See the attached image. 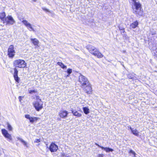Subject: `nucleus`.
Segmentation results:
<instances>
[{"instance_id":"nucleus-1","label":"nucleus","mask_w":157,"mask_h":157,"mask_svg":"<svg viewBox=\"0 0 157 157\" xmlns=\"http://www.w3.org/2000/svg\"><path fill=\"white\" fill-rule=\"evenodd\" d=\"M132 9L133 13L137 16H140L143 15V10H141V5L139 1L132 2Z\"/></svg>"},{"instance_id":"nucleus-2","label":"nucleus","mask_w":157,"mask_h":157,"mask_svg":"<svg viewBox=\"0 0 157 157\" xmlns=\"http://www.w3.org/2000/svg\"><path fill=\"white\" fill-rule=\"evenodd\" d=\"M13 64L16 67L22 68L25 67L27 64L24 60L18 59L14 61Z\"/></svg>"},{"instance_id":"nucleus-3","label":"nucleus","mask_w":157,"mask_h":157,"mask_svg":"<svg viewBox=\"0 0 157 157\" xmlns=\"http://www.w3.org/2000/svg\"><path fill=\"white\" fill-rule=\"evenodd\" d=\"M78 81L80 83L81 86L83 88L86 85L89 83L87 78L82 75H80L79 77Z\"/></svg>"},{"instance_id":"nucleus-4","label":"nucleus","mask_w":157,"mask_h":157,"mask_svg":"<svg viewBox=\"0 0 157 157\" xmlns=\"http://www.w3.org/2000/svg\"><path fill=\"white\" fill-rule=\"evenodd\" d=\"M33 105L36 111H39L43 108V103L40 99H37L33 103Z\"/></svg>"},{"instance_id":"nucleus-5","label":"nucleus","mask_w":157,"mask_h":157,"mask_svg":"<svg viewBox=\"0 0 157 157\" xmlns=\"http://www.w3.org/2000/svg\"><path fill=\"white\" fill-rule=\"evenodd\" d=\"M21 21L25 26L27 28V29L29 31H33L34 32L36 31L33 28L34 26H35L34 25L31 24L26 20H23Z\"/></svg>"},{"instance_id":"nucleus-6","label":"nucleus","mask_w":157,"mask_h":157,"mask_svg":"<svg viewBox=\"0 0 157 157\" xmlns=\"http://www.w3.org/2000/svg\"><path fill=\"white\" fill-rule=\"evenodd\" d=\"M15 22L13 17L11 16H8L5 18V20L3 21V23H6V25H13Z\"/></svg>"},{"instance_id":"nucleus-7","label":"nucleus","mask_w":157,"mask_h":157,"mask_svg":"<svg viewBox=\"0 0 157 157\" xmlns=\"http://www.w3.org/2000/svg\"><path fill=\"white\" fill-rule=\"evenodd\" d=\"M8 55L9 57L13 58L15 55V52L13 45H10L8 50Z\"/></svg>"},{"instance_id":"nucleus-8","label":"nucleus","mask_w":157,"mask_h":157,"mask_svg":"<svg viewBox=\"0 0 157 157\" xmlns=\"http://www.w3.org/2000/svg\"><path fill=\"white\" fill-rule=\"evenodd\" d=\"M1 131L3 135L8 139L9 141L12 140V138L11 136L8 132L5 129H2Z\"/></svg>"},{"instance_id":"nucleus-9","label":"nucleus","mask_w":157,"mask_h":157,"mask_svg":"<svg viewBox=\"0 0 157 157\" xmlns=\"http://www.w3.org/2000/svg\"><path fill=\"white\" fill-rule=\"evenodd\" d=\"M25 117L29 119L30 122L31 123H33L35 121H37L40 118L38 117H32L30 116V115L26 114L25 115Z\"/></svg>"},{"instance_id":"nucleus-10","label":"nucleus","mask_w":157,"mask_h":157,"mask_svg":"<svg viewBox=\"0 0 157 157\" xmlns=\"http://www.w3.org/2000/svg\"><path fill=\"white\" fill-rule=\"evenodd\" d=\"M83 88L84 89V90L88 94H90L92 91L91 85L89 83L86 85Z\"/></svg>"},{"instance_id":"nucleus-11","label":"nucleus","mask_w":157,"mask_h":157,"mask_svg":"<svg viewBox=\"0 0 157 157\" xmlns=\"http://www.w3.org/2000/svg\"><path fill=\"white\" fill-rule=\"evenodd\" d=\"M14 78L16 82L17 83H18L20 82V78L18 76V71L16 67L14 68Z\"/></svg>"},{"instance_id":"nucleus-12","label":"nucleus","mask_w":157,"mask_h":157,"mask_svg":"<svg viewBox=\"0 0 157 157\" xmlns=\"http://www.w3.org/2000/svg\"><path fill=\"white\" fill-rule=\"evenodd\" d=\"M87 48L88 50L93 55L98 50L95 47L91 45H89L87 46Z\"/></svg>"},{"instance_id":"nucleus-13","label":"nucleus","mask_w":157,"mask_h":157,"mask_svg":"<svg viewBox=\"0 0 157 157\" xmlns=\"http://www.w3.org/2000/svg\"><path fill=\"white\" fill-rule=\"evenodd\" d=\"M49 148L51 152H55L58 149V147L55 144L52 143L50 145Z\"/></svg>"},{"instance_id":"nucleus-14","label":"nucleus","mask_w":157,"mask_h":157,"mask_svg":"<svg viewBox=\"0 0 157 157\" xmlns=\"http://www.w3.org/2000/svg\"><path fill=\"white\" fill-rule=\"evenodd\" d=\"M68 114V113L66 110H61L59 113V114L60 117L63 118H65Z\"/></svg>"},{"instance_id":"nucleus-15","label":"nucleus","mask_w":157,"mask_h":157,"mask_svg":"<svg viewBox=\"0 0 157 157\" xmlns=\"http://www.w3.org/2000/svg\"><path fill=\"white\" fill-rule=\"evenodd\" d=\"M71 113H73V115L76 116L78 117H80L82 116V114L78 113L77 111L75 109H72L71 110Z\"/></svg>"},{"instance_id":"nucleus-16","label":"nucleus","mask_w":157,"mask_h":157,"mask_svg":"<svg viewBox=\"0 0 157 157\" xmlns=\"http://www.w3.org/2000/svg\"><path fill=\"white\" fill-rule=\"evenodd\" d=\"M128 127H130V129L133 134L137 136H139V132L136 129H133L132 128L131 126H129Z\"/></svg>"},{"instance_id":"nucleus-17","label":"nucleus","mask_w":157,"mask_h":157,"mask_svg":"<svg viewBox=\"0 0 157 157\" xmlns=\"http://www.w3.org/2000/svg\"><path fill=\"white\" fill-rule=\"evenodd\" d=\"M93 55L98 58H101L103 57V55L98 50Z\"/></svg>"},{"instance_id":"nucleus-18","label":"nucleus","mask_w":157,"mask_h":157,"mask_svg":"<svg viewBox=\"0 0 157 157\" xmlns=\"http://www.w3.org/2000/svg\"><path fill=\"white\" fill-rule=\"evenodd\" d=\"M138 25V22L137 21H135L132 23H131L130 25V29H135L136 28Z\"/></svg>"},{"instance_id":"nucleus-19","label":"nucleus","mask_w":157,"mask_h":157,"mask_svg":"<svg viewBox=\"0 0 157 157\" xmlns=\"http://www.w3.org/2000/svg\"><path fill=\"white\" fill-rule=\"evenodd\" d=\"M31 41L34 44V45L35 46H37L39 44V41L38 40L36 39H31Z\"/></svg>"},{"instance_id":"nucleus-20","label":"nucleus","mask_w":157,"mask_h":157,"mask_svg":"<svg viewBox=\"0 0 157 157\" xmlns=\"http://www.w3.org/2000/svg\"><path fill=\"white\" fill-rule=\"evenodd\" d=\"M6 16L5 13L4 12L0 13V19L2 21L3 23V21L5 20V17Z\"/></svg>"},{"instance_id":"nucleus-21","label":"nucleus","mask_w":157,"mask_h":157,"mask_svg":"<svg viewBox=\"0 0 157 157\" xmlns=\"http://www.w3.org/2000/svg\"><path fill=\"white\" fill-rule=\"evenodd\" d=\"M101 148L102 149H104L106 152L113 151V150L112 149L107 147H101Z\"/></svg>"},{"instance_id":"nucleus-22","label":"nucleus","mask_w":157,"mask_h":157,"mask_svg":"<svg viewBox=\"0 0 157 157\" xmlns=\"http://www.w3.org/2000/svg\"><path fill=\"white\" fill-rule=\"evenodd\" d=\"M83 110L84 113L86 114H87L90 113L89 109L88 107H83Z\"/></svg>"},{"instance_id":"nucleus-23","label":"nucleus","mask_w":157,"mask_h":157,"mask_svg":"<svg viewBox=\"0 0 157 157\" xmlns=\"http://www.w3.org/2000/svg\"><path fill=\"white\" fill-rule=\"evenodd\" d=\"M57 64L59 65L63 69L66 68L67 67L66 66L64 65L62 63L60 62H58Z\"/></svg>"},{"instance_id":"nucleus-24","label":"nucleus","mask_w":157,"mask_h":157,"mask_svg":"<svg viewBox=\"0 0 157 157\" xmlns=\"http://www.w3.org/2000/svg\"><path fill=\"white\" fill-rule=\"evenodd\" d=\"M7 125V128L9 130V131H12L13 129V128L11 126L10 124L8 122H7L6 123Z\"/></svg>"},{"instance_id":"nucleus-25","label":"nucleus","mask_w":157,"mask_h":157,"mask_svg":"<svg viewBox=\"0 0 157 157\" xmlns=\"http://www.w3.org/2000/svg\"><path fill=\"white\" fill-rule=\"evenodd\" d=\"M129 153L132 154L133 155V157H136V154L135 152L132 150H130L129 152Z\"/></svg>"},{"instance_id":"nucleus-26","label":"nucleus","mask_w":157,"mask_h":157,"mask_svg":"<svg viewBox=\"0 0 157 157\" xmlns=\"http://www.w3.org/2000/svg\"><path fill=\"white\" fill-rule=\"evenodd\" d=\"M134 75H135V74H134V75L131 74H129L128 75V77L130 79H133L134 78Z\"/></svg>"},{"instance_id":"nucleus-27","label":"nucleus","mask_w":157,"mask_h":157,"mask_svg":"<svg viewBox=\"0 0 157 157\" xmlns=\"http://www.w3.org/2000/svg\"><path fill=\"white\" fill-rule=\"evenodd\" d=\"M21 142L24 145L26 146L27 147H28L27 143L24 140H23L22 139V140H21Z\"/></svg>"},{"instance_id":"nucleus-28","label":"nucleus","mask_w":157,"mask_h":157,"mask_svg":"<svg viewBox=\"0 0 157 157\" xmlns=\"http://www.w3.org/2000/svg\"><path fill=\"white\" fill-rule=\"evenodd\" d=\"M29 93L30 94H32L33 93L37 92V90H29Z\"/></svg>"},{"instance_id":"nucleus-29","label":"nucleus","mask_w":157,"mask_h":157,"mask_svg":"<svg viewBox=\"0 0 157 157\" xmlns=\"http://www.w3.org/2000/svg\"><path fill=\"white\" fill-rule=\"evenodd\" d=\"M67 72L68 74H70L72 73V70L71 69H68L67 70Z\"/></svg>"},{"instance_id":"nucleus-30","label":"nucleus","mask_w":157,"mask_h":157,"mask_svg":"<svg viewBox=\"0 0 157 157\" xmlns=\"http://www.w3.org/2000/svg\"><path fill=\"white\" fill-rule=\"evenodd\" d=\"M40 142L39 139H36L34 141V143H38Z\"/></svg>"},{"instance_id":"nucleus-31","label":"nucleus","mask_w":157,"mask_h":157,"mask_svg":"<svg viewBox=\"0 0 157 157\" xmlns=\"http://www.w3.org/2000/svg\"><path fill=\"white\" fill-rule=\"evenodd\" d=\"M104 155L103 154H99L98 155V157H103L104 156Z\"/></svg>"},{"instance_id":"nucleus-32","label":"nucleus","mask_w":157,"mask_h":157,"mask_svg":"<svg viewBox=\"0 0 157 157\" xmlns=\"http://www.w3.org/2000/svg\"><path fill=\"white\" fill-rule=\"evenodd\" d=\"M17 138L18 140H19L21 142V140H22V139L20 138L19 137H17Z\"/></svg>"},{"instance_id":"nucleus-33","label":"nucleus","mask_w":157,"mask_h":157,"mask_svg":"<svg viewBox=\"0 0 157 157\" xmlns=\"http://www.w3.org/2000/svg\"><path fill=\"white\" fill-rule=\"evenodd\" d=\"M42 9H43V10H44V11H48V12L49 11L47 9H46V8H42Z\"/></svg>"},{"instance_id":"nucleus-34","label":"nucleus","mask_w":157,"mask_h":157,"mask_svg":"<svg viewBox=\"0 0 157 157\" xmlns=\"http://www.w3.org/2000/svg\"><path fill=\"white\" fill-rule=\"evenodd\" d=\"M156 33L155 31H154V32H151V34L152 35H155L156 34Z\"/></svg>"},{"instance_id":"nucleus-35","label":"nucleus","mask_w":157,"mask_h":157,"mask_svg":"<svg viewBox=\"0 0 157 157\" xmlns=\"http://www.w3.org/2000/svg\"><path fill=\"white\" fill-rule=\"evenodd\" d=\"M61 154L62 157H64V156H65V154L63 152L61 153Z\"/></svg>"},{"instance_id":"nucleus-36","label":"nucleus","mask_w":157,"mask_h":157,"mask_svg":"<svg viewBox=\"0 0 157 157\" xmlns=\"http://www.w3.org/2000/svg\"><path fill=\"white\" fill-rule=\"evenodd\" d=\"M2 149L1 148H0V155L2 154Z\"/></svg>"},{"instance_id":"nucleus-37","label":"nucleus","mask_w":157,"mask_h":157,"mask_svg":"<svg viewBox=\"0 0 157 157\" xmlns=\"http://www.w3.org/2000/svg\"><path fill=\"white\" fill-rule=\"evenodd\" d=\"M132 1V2H136L138 1V0H131Z\"/></svg>"},{"instance_id":"nucleus-38","label":"nucleus","mask_w":157,"mask_h":157,"mask_svg":"<svg viewBox=\"0 0 157 157\" xmlns=\"http://www.w3.org/2000/svg\"><path fill=\"white\" fill-rule=\"evenodd\" d=\"M18 98L20 100V101H21V98H22V97L21 96H19Z\"/></svg>"},{"instance_id":"nucleus-39","label":"nucleus","mask_w":157,"mask_h":157,"mask_svg":"<svg viewBox=\"0 0 157 157\" xmlns=\"http://www.w3.org/2000/svg\"><path fill=\"white\" fill-rule=\"evenodd\" d=\"M95 144L97 145L99 147H100L101 148V147H102V146H100L99 144Z\"/></svg>"},{"instance_id":"nucleus-40","label":"nucleus","mask_w":157,"mask_h":157,"mask_svg":"<svg viewBox=\"0 0 157 157\" xmlns=\"http://www.w3.org/2000/svg\"><path fill=\"white\" fill-rule=\"evenodd\" d=\"M33 1H34V2H36L37 0H32Z\"/></svg>"},{"instance_id":"nucleus-41","label":"nucleus","mask_w":157,"mask_h":157,"mask_svg":"<svg viewBox=\"0 0 157 157\" xmlns=\"http://www.w3.org/2000/svg\"><path fill=\"white\" fill-rule=\"evenodd\" d=\"M69 74H68V75H67V77H69Z\"/></svg>"},{"instance_id":"nucleus-42","label":"nucleus","mask_w":157,"mask_h":157,"mask_svg":"<svg viewBox=\"0 0 157 157\" xmlns=\"http://www.w3.org/2000/svg\"><path fill=\"white\" fill-rule=\"evenodd\" d=\"M129 126H130V125L128 126V128H130V127H128Z\"/></svg>"}]
</instances>
